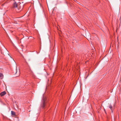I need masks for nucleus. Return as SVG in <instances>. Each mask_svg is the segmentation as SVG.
<instances>
[{
  "mask_svg": "<svg viewBox=\"0 0 121 121\" xmlns=\"http://www.w3.org/2000/svg\"><path fill=\"white\" fill-rule=\"evenodd\" d=\"M17 4H16L15 2H14L13 5V7L14 8H17L18 9H20V8L19 6H18V7L17 8Z\"/></svg>",
  "mask_w": 121,
  "mask_h": 121,
  "instance_id": "f257e3e1",
  "label": "nucleus"
},
{
  "mask_svg": "<svg viewBox=\"0 0 121 121\" xmlns=\"http://www.w3.org/2000/svg\"><path fill=\"white\" fill-rule=\"evenodd\" d=\"M46 104L45 100L44 99L43 100L42 104H41V106L43 108H44Z\"/></svg>",
  "mask_w": 121,
  "mask_h": 121,
  "instance_id": "f03ea898",
  "label": "nucleus"
},
{
  "mask_svg": "<svg viewBox=\"0 0 121 121\" xmlns=\"http://www.w3.org/2000/svg\"><path fill=\"white\" fill-rule=\"evenodd\" d=\"M6 94V92L4 91L1 92L0 93V95L1 96H2L5 95Z\"/></svg>",
  "mask_w": 121,
  "mask_h": 121,
  "instance_id": "7ed1b4c3",
  "label": "nucleus"
},
{
  "mask_svg": "<svg viewBox=\"0 0 121 121\" xmlns=\"http://www.w3.org/2000/svg\"><path fill=\"white\" fill-rule=\"evenodd\" d=\"M108 107L111 109V110L112 112V109H113V107L111 104H110L108 106Z\"/></svg>",
  "mask_w": 121,
  "mask_h": 121,
  "instance_id": "20e7f679",
  "label": "nucleus"
},
{
  "mask_svg": "<svg viewBox=\"0 0 121 121\" xmlns=\"http://www.w3.org/2000/svg\"><path fill=\"white\" fill-rule=\"evenodd\" d=\"M3 74L1 73H0V79H2L3 78Z\"/></svg>",
  "mask_w": 121,
  "mask_h": 121,
  "instance_id": "39448f33",
  "label": "nucleus"
},
{
  "mask_svg": "<svg viewBox=\"0 0 121 121\" xmlns=\"http://www.w3.org/2000/svg\"><path fill=\"white\" fill-rule=\"evenodd\" d=\"M11 114L12 115H15V112L13 111H11Z\"/></svg>",
  "mask_w": 121,
  "mask_h": 121,
  "instance_id": "423d86ee",
  "label": "nucleus"
},
{
  "mask_svg": "<svg viewBox=\"0 0 121 121\" xmlns=\"http://www.w3.org/2000/svg\"><path fill=\"white\" fill-rule=\"evenodd\" d=\"M17 68H16V69L15 70V72H13V73H14V74H16L17 73Z\"/></svg>",
  "mask_w": 121,
  "mask_h": 121,
  "instance_id": "0eeeda50",
  "label": "nucleus"
},
{
  "mask_svg": "<svg viewBox=\"0 0 121 121\" xmlns=\"http://www.w3.org/2000/svg\"><path fill=\"white\" fill-rule=\"evenodd\" d=\"M18 76H18H16V77H17V76Z\"/></svg>",
  "mask_w": 121,
  "mask_h": 121,
  "instance_id": "6e6552de",
  "label": "nucleus"
},
{
  "mask_svg": "<svg viewBox=\"0 0 121 121\" xmlns=\"http://www.w3.org/2000/svg\"><path fill=\"white\" fill-rule=\"evenodd\" d=\"M37 54H38L39 53H38V52H37Z\"/></svg>",
  "mask_w": 121,
  "mask_h": 121,
  "instance_id": "1a4fd4ad",
  "label": "nucleus"
}]
</instances>
